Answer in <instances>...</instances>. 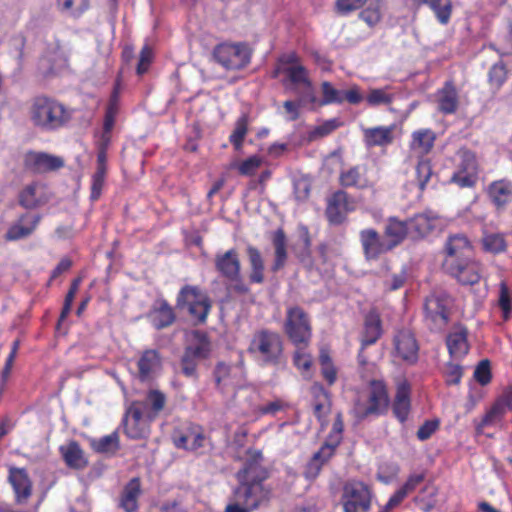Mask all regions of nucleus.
<instances>
[{
  "label": "nucleus",
  "mask_w": 512,
  "mask_h": 512,
  "mask_svg": "<svg viewBox=\"0 0 512 512\" xmlns=\"http://www.w3.org/2000/svg\"><path fill=\"white\" fill-rule=\"evenodd\" d=\"M243 466L236 472L237 485L224 512H253L270 503L272 488L265 484L269 470L263 465L260 450L249 448Z\"/></svg>",
  "instance_id": "obj_1"
},
{
  "label": "nucleus",
  "mask_w": 512,
  "mask_h": 512,
  "mask_svg": "<svg viewBox=\"0 0 512 512\" xmlns=\"http://www.w3.org/2000/svg\"><path fill=\"white\" fill-rule=\"evenodd\" d=\"M444 272L462 285L479 283L482 277V264L473 258V247L463 234L450 235L443 248Z\"/></svg>",
  "instance_id": "obj_2"
},
{
  "label": "nucleus",
  "mask_w": 512,
  "mask_h": 512,
  "mask_svg": "<svg viewBox=\"0 0 512 512\" xmlns=\"http://www.w3.org/2000/svg\"><path fill=\"white\" fill-rule=\"evenodd\" d=\"M32 124L42 131H57L66 127L72 119V110L59 100L46 95L33 98L29 108Z\"/></svg>",
  "instance_id": "obj_3"
},
{
  "label": "nucleus",
  "mask_w": 512,
  "mask_h": 512,
  "mask_svg": "<svg viewBox=\"0 0 512 512\" xmlns=\"http://www.w3.org/2000/svg\"><path fill=\"white\" fill-rule=\"evenodd\" d=\"M248 353L262 366H279L284 361V340L269 328L256 330L249 342Z\"/></svg>",
  "instance_id": "obj_4"
},
{
  "label": "nucleus",
  "mask_w": 512,
  "mask_h": 512,
  "mask_svg": "<svg viewBox=\"0 0 512 512\" xmlns=\"http://www.w3.org/2000/svg\"><path fill=\"white\" fill-rule=\"evenodd\" d=\"M176 308L186 312L195 325H203L211 312L212 301L200 286L186 284L176 296Z\"/></svg>",
  "instance_id": "obj_5"
},
{
  "label": "nucleus",
  "mask_w": 512,
  "mask_h": 512,
  "mask_svg": "<svg viewBox=\"0 0 512 512\" xmlns=\"http://www.w3.org/2000/svg\"><path fill=\"white\" fill-rule=\"evenodd\" d=\"M390 406L388 388L384 380L373 379L369 382V393L366 404L356 402L353 408L354 416L363 421L368 417L385 415Z\"/></svg>",
  "instance_id": "obj_6"
},
{
  "label": "nucleus",
  "mask_w": 512,
  "mask_h": 512,
  "mask_svg": "<svg viewBox=\"0 0 512 512\" xmlns=\"http://www.w3.org/2000/svg\"><path fill=\"white\" fill-rule=\"evenodd\" d=\"M283 330L294 346L309 345L311 342V319L300 306L295 305L287 308Z\"/></svg>",
  "instance_id": "obj_7"
},
{
  "label": "nucleus",
  "mask_w": 512,
  "mask_h": 512,
  "mask_svg": "<svg viewBox=\"0 0 512 512\" xmlns=\"http://www.w3.org/2000/svg\"><path fill=\"white\" fill-rule=\"evenodd\" d=\"M458 163L449 179V183L459 188H474L479 179L480 166L476 153L467 147L457 150Z\"/></svg>",
  "instance_id": "obj_8"
},
{
  "label": "nucleus",
  "mask_w": 512,
  "mask_h": 512,
  "mask_svg": "<svg viewBox=\"0 0 512 512\" xmlns=\"http://www.w3.org/2000/svg\"><path fill=\"white\" fill-rule=\"evenodd\" d=\"M392 356L407 366H415L420 358V343L409 327L395 330L392 338Z\"/></svg>",
  "instance_id": "obj_9"
},
{
  "label": "nucleus",
  "mask_w": 512,
  "mask_h": 512,
  "mask_svg": "<svg viewBox=\"0 0 512 512\" xmlns=\"http://www.w3.org/2000/svg\"><path fill=\"white\" fill-rule=\"evenodd\" d=\"M214 57L226 70H241L251 61L252 49L247 43H221L214 49Z\"/></svg>",
  "instance_id": "obj_10"
},
{
  "label": "nucleus",
  "mask_w": 512,
  "mask_h": 512,
  "mask_svg": "<svg viewBox=\"0 0 512 512\" xmlns=\"http://www.w3.org/2000/svg\"><path fill=\"white\" fill-rule=\"evenodd\" d=\"M343 512H369L372 503V490L362 481H347L342 489Z\"/></svg>",
  "instance_id": "obj_11"
},
{
  "label": "nucleus",
  "mask_w": 512,
  "mask_h": 512,
  "mask_svg": "<svg viewBox=\"0 0 512 512\" xmlns=\"http://www.w3.org/2000/svg\"><path fill=\"white\" fill-rule=\"evenodd\" d=\"M214 264L222 278L231 283H237L234 287L236 291L240 293L249 291L248 287L241 283V261L235 248L216 254Z\"/></svg>",
  "instance_id": "obj_12"
},
{
  "label": "nucleus",
  "mask_w": 512,
  "mask_h": 512,
  "mask_svg": "<svg viewBox=\"0 0 512 512\" xmlns=\"http://www.w3.org/2000/svg\"><path fill=\"white\" fill-rule=\"evenodd\" d=\"M356 209L355 199L345 190H337L328 198L325 209V216L329 224L341 225L350 212Z\"/></svg>",
  "instance_id": "obj_13"
},
{
  "label": "nucleus",
  "mask_w": 512,
  "mask_h": 512,
  "mask_svg": "<svg viewBox=\"0 0 512 512\" xmlns=\"http://www.w3.org/2000/svg\"><path fill=\"white\" fill-rule=\"evenodd\" d=\"M511 411L512 386H507L484 414L481 421L476 424V433L482 434L486 427H495L501 425L506 414Z\"/></svg>",
  "instance_id": "obj_14"
},
{
  "label": "nucleus",
  "mask_w": 512,
  "mask_h": 512,
  "mask_svg": "<svg viewBox=\"0 0 512 512\" xmlns=\"http://www.w3.org/2000/svg\"><path fill=\"white\" fill-rule=\"evenodd\" d=\"M65 165L63 157L29 150L23 155V168L32 174H47L62 169Z\"/></svg>",
  "instance_id": "obj_15"
},
{
  "label": "nucleus",
  "mask_w": 512,
  "mask_h": 512,
  "mask_svg": "<svg viewBox=\"0 0 512 512\" xmlns=\"http://www.w3.org/2000/svg\"><path fill=\"white\" fill-rule=\"evenodd\" d=\"M210 351V341L204 334L201 335L197 345L187 346L180 360L182 374L185 377L197 379V367L200 361L208 358Z\"/></svg>",
  "instance_id": "obj_16"
},
{
  "label": "nucleus",
  "mask_w": 512,
  "mask_h": 512,
  "mask_svg": "<svg viewBox=\"0 0 512 512\" xmlns=\"http://www.w3.org/2000/svg\"><path fill=\"white\" fill-rule=\"evenodd\" d=\"M150 421L138 404H131L123 418L124 434L133 440L145 439L150 434Z\"/></svg>",
  "instance_id": "obj_17"
},
{
  "label": "nucleus",
  "mask_w": 512,
  "mask_h": 512,
  "mask_svg": "<svg viewBox=\"0 0 512 512\" xmlns=\"http://www.w3.org/2000/svg\"><path fill=\"white\" fill-rule=\"evenodd\" d=\"M424 321L431 331H440L446 327L449 322V310L444 298L437 295L426 297Z\"/></svg>",
  "instance_id": "obj_18"
},
{
  "label": "nucleus",
  "mask_w": 512,
  "mask_h": 512,
  "mask_svg": "<svg viewBox=\"0 0 512 512\" xmlns=\"http://www.w3.org/2000/svg\"><path fill=\"white\" fill-rule=\"evenodd\" d=\"M172 441L176 448L194 452L204 447L206 435L201 425L189 423L184 429L173 431Z\"/></svg>",
  "instance_id": "obj_19"
},
{
  "label": "nucleus",
  "mask_w": 512,
  "mask_h": 512,
  "mask_svg": "<svg viewBox=\"0 0 512 512\" xmlns=\"http://www.w3.org/2000/svg\"><path fill=\"white\" fill-rule=\"evenodd\" d=\"M338 180L342 187L358 190L373 188L377 182V179L369 176V167L366 164H357L341 171Z\"/></svg>",
  "instance_id": "obj_20"
},
{
  "label": "nucleus",
  "mask_w": 512,
  "mask_h": 512,
  "mask_svg": "<svg viewBox=\"0 0 512 512\" xmlns=\"http://www.w3.org/2000/svg\"><path fill=\"white\" fill-rule=\"evenodd\" d=\"M8 482L14 492V500L18 505L28 503L33 492V483L25 468L10 466L8 469Z\"/></svg>",
  "instance_id": "obj_21"
},
{
  "label": "nucleus",
  "mask_w": 512,
  "mask_h": 512,
  "mask_svg": "<svg viewBox=\"0 0 512 512\" xmlns=\"http://www.w3.org/2000/svg\"><path fill=\"white\" fill-rule=\"evenodd\" d=\"M468 335V328L462 323L454 324L447 334L445 344L453 360H461L469 353Z\"/></svg>",
  "instance_id": "obj_22"
},
{
  "label": "nucleus",
  "mask_w": 512,
  "mask_h": 512,
  "mask_svg": "<svg viewBox=\"0 0 512 512\" xmlns=\"http://www.w3.org/2000/svg\"><path fill=\"white\" fill-rule=\"evenodd\" d=\"M359 238L364 257L368 261L377 260L381 255L392 251L386 239L383 240L378 231L373 228L361 230Z\"/></svg>",
  "instance_id": "obj_23"
},
{
  "label": "nucleus",
  "mask_w": 512,
  "mask_h": 512,
  "mask_svg": "<svg viewBox=\"0 0 512 512\" xmlns=\"http://www.w3.org/2000/svg\"><path fill=\"white\" fill-rule=\"evenodd\" d=\"M42 216L40 214L23 213L7 229L4 238L6 241H18L31 236L39 226Z\"/></svg>",
  "instance_id": "obj_24"
},
{
  "label": "nucleus",
  "mask_w": 512,
  "mask_h": 512,
  "mask_svg": "<svg viewBox=\"0 0 512 512\" xmlns=\"http://www.w3.org/2000/svg\"><path fill=\"white\" fill-rule=\"evenodd\" d=\"M486 194L495 210L501 213L512 203V181L507 178L494 180L487 186Z\"/></svg>",
  "instance_id": "obj_25"
},
{
  "label": "nucleus",
  "mask_w": 512,
  "mask_h": 512,
  "mask_svg": "<svg viewBox=\"0 0 512 512\" xmlns=\"http://www.w3.org/2000/svg\"><path fill=\"white\" fill-rule=\"evenodd\" d=\"M18 204L27 210L39 208L49 201L46 186L38 181L26 184L18 193Z\"/></svg>",
  "instance_id": "obj_26"
},
{
  "label": "nucleus",
  "mask_w": 512,
  "mask_h": 512,
  "mask_svg": "<svg viewBox=\"0 0 512 512\" xmlns=\"http://www.w3.org/2000/svg\"><path fill=\"white\" fill-rule=\"evenodd\" d=\"M411 411V386L404 379L397 383L396 393L392 402V412L394 417L400 422L405 423Z\"/></svg>",
  "instance_id": "obj_27"
},
{
  "label": "nucleus",
  "mask_w": 512,
  "mask_h": 512,
  "mask_svg": "<svg viewBox=\"0 0 512 512\" xmlns=\"http://www.w3.org/2000/svg\"><path fill=\"white\" fill-rule=\"evenodd\" d=\"M438 111L444 115L456 113L459 107V93L453 80H447L436 92Z\"/></svg>",
  "instance_id": "obj_28"
},
{
  "label": "nucleus",
  "mask_w": 512,
  "mask_h": 512,
  "mask_svg": "<svg viewBox=\"0 0 512 512\" xmlns=\"http://www.w3.org/2000/svg\"><path fill=\"white\" fill-rule=\"evenodd\" d=\"M131 404H138L146 418L150 421H155L165 409L167 397L158 389H150L144 400L134 401Z\"/></svg>",
  "instance_id": "obj_29"
},
{
  "label": "nucleus",
  "mask_w": 512,
  "mask_h": 512,
  "mask_svg": "<svg viewBox=\"0 0 512 512\" xmlns=\"http://www.w3.org/2000/svg\"><path fill=\"white\" fill-rule=\"evenodd\" d=\"M148 317L152 326L157 330L170 327L176 321L175 311L165 299H159L155 302Z\"/></svg>",
  "instance_id": "obj_30"
},
{
  "label": "nucleus",
  "mask_w": 512,
  "mask_h": 512,
  "mask_svg": "<svg viewBox=\"0 0 512 512\" xmlns=\"http://www.w3.org/2000/svg\"><path fill=\"white\" fill-rule=\"evenodd\" d=\"M382 320L376 309H371L364 318L363 331L361 334L362 349L375 344L382 336Z\"/></svg>",
  "instance_id": "obj_31"
},
{
  "label": "nucleus",
  "mask_w": 512,
  "mask_h": 512,
  "mask_svg": "<svg viewBox=\"0 0 512 512\" xmlns=\"http://www.w3.org/2000/svg\"><path fill=\"white\" fill-rule=\"evenodd\" d=\"M141 494V479L139 477H133L125 484L119 496L118 507L123 509L124 512H137Z\"/></svg>",
  "instance_id": "obj_32"
},
{
  "label": "nucleus",
  "mask_w": 512,
  "mask_h": 512,
  "mask_svg": "<svg viewBox=\"0 0 512 512\" xmlns=\"http://www.w3.org/2000/svg\"><path fill=\"white\" fill-rule=\"evenodd\" d=\"M384 236L391 250L401 245L405 239L409 238L406 220H401L396 216L388 217L384 227Z\"/></svg>",
  "instance_id": "obj_33"
},
{
  "label": "nucleus",
  "mask_w": 512,
  "mask_h": 512,
  "mask_svg": "<svg viewBox=\"0 0 512 512\" xmlns=\"http://www.w3.org/2000/svg\"><path fill=\"white\" fill-rule=\"evenodd\" d=\"M394 125L376 126L363 129L366 147H387L394 141Z\"/></svg>",
  "instance_id": "obj_34"
},
{
  "label": "nucleus",
  "mask_w": 512,
  "mask_h": 512,
  "mask_svg": "<svg viewBox=\"0 0 512 512\" xmlns=\"http://www.w3.org/2000/svg\"><path fill=\"white\" fill-rule=\"evenodd\" d=\"M59 452L66 466L70 469L83 470L89 464L83 449L75 440L69 441L66 445H61Z\"/></svg>",
  "instance_id": "obj_35"
},
{
  "label": "nucleus",
  "mask_w": 512,
  "mask_h": 512,
  "mask_svg": "<svg viewBox=\"0 0 512 512\" xmlns=\"http://www.w3.org/2000/svg\"><path fill=\"white\" fill-rule=\"evenodd\" d=\"M435 221L434 217H430L425 213L416 214L406 219L409 239L418 241L427 237L434 230Z\"/></svg>",
  "instance_id": "obj_36"
},
{
  "label": "nucleus",
  "mask_w": 512,
  "mask_h": 512,
  "mask_svg": "<svg viewBox=\"0 0 512 512\" xmlns=\"http://www.w3.org/2000/svg\"><path fill=\"white\" fill-rule=\"evenodd\" d=\"M271 242L274 247V261L271 265L273 273L283 269L288 259L287 237L283 228H278L271 235Z\"/></svg>",
  "instance_id": "obj_37"
},
{
  "label": "nucleus",
  "mask_w": 512,
  "mask_h": 512,
  "mask_svg": "<svg viewBox=\"0 0 512 512\" xmlns=\"http://www.w3.org/2000/svg\"><path fill=\"white\" fill-rule=\"evenodd\" d=\"M436 140L435 132L430 128L416 130L411 135L410 150L421 158L431 152Z\"/></svg>",
  "instance_id": "obj_38"
},
{
  "label": "nucleus",
  "mask_w": 512,
  "mask_h": 512,
  "mask_svg": "<svg viewBox=\"0 0 512 512\" xmlns=\"http://www.w3.org/2000/svg\"><path fill=\"white\" fill-rule=\"evenodd\" d=\"M138 376L139 379L144 382L149 380L152 375L161 368V356L155 349L145 350L138 362Z\"/></svg>",
  "instance_id": "obj_39"
},
{
  "label": "nucleus",
  "mask_w": 512,
  "mask_h": 512,
  "mask_svg": "<svg viewBox=\"0 0 512 512\" xmlns=\"http://www.w3.org/2000/svg\"><path fill=\"white\" fill-rule=\"evenodd\" d=\"M97 166L96 171L93 173L91 178V201H97L102 194V190L105 184L107 175V154L97 152Z\"/></svg>",
  "instance_id": "obj_40"
},
{
  "label": "nucleus",
  "mask_w": 512,
  "mask_h": 512,
  "mask_svg": "<svg viewBox=\"0 0 512 512\" xmlns=\"http://www.w3.org/2000/svg\"><path fill=\"white\" fill-rule=\"evenodd\" d=\"M118 114L119 111L105 109L102 130L99 134V139L96 142L97 152L107 154L112 140V131Z\"/></svg>",
  "instance_id": "obj_41"
},
{
  "label": "nucleus",
  "mask_w": 512,
  "mask_h": 512,
  "mask_svg": "<svg viewBox=\"0 0 512 512\" xmlns=\"http://www.w3.org/2000/svg\"><path fill=\"white\" fill-rule=\"evenodd\" d=\"M250 264L249 282L251 284H262L264 277V260L258 248L248 246L246 249Z\"/></svg>",
  "instance_id": "obj_42"
},
{
  "label": "nucleus",
  "mask_w": 512,
  "mask_h": 512,
  "mask_svg": "<svg viewBox=\"0 0 512 512\" xmlns=\"http://www.w3.org/2000/svg\"><path fill=\"white\" fill-rule=\"evenodd\" d=\"M318 361L322 378L328 386H333L338 380V368L330 355L329 349H320Z\"/></svg>",
  "instance_id": "obj_43"
},
{
  "label": "nucleus",
  "mask_w": 512,
  "mask_h": 512,
  "mask_svg": "<svg viewBox=\"0 0 512 512\" xmlns=\"http://www.w3.org/2000/svg\"><path fill=\"white\" fill-rule=\"evenodd\" d=\"M249 124L250 117L248 113H242L235 121L234 129L229 136V142L235 151L242 150L245 137L249 131Z\"/></svg>",
  "instance_id": "obj_44"
},
{
  "label": "nucleus",
  "mask_w": 512,
  "mask_h": 512,
  "mask_svg": "<svg viewBox=\"0 0 512 512\" xmlns=\"http://www.w3.org/2000/svg\"><path fill=\"white\" fill-rule=\"evenodd\" d=\"M418 4L428 6L441 25L449 23L453 11L451 0H418Z\"/></svg>",
  "instance_id": "obj_45"
},
{
  "label": "nucleus",
  "mask_w": 512,
  "mask_h": 512,
  "mask_svg": "<svg viewBox=\"0 0 512 512\" xmlns=\"http://www.w3.org/2000/svg\"><path fill=\"white\" fill-rule=\"evenodd\" d=\"M426 474L424 472L410 474L405 483L397 489L390 497L394 499L398 505L425 480Z\"/></svg>",
  "instance_id": "obj_46"
},
{
  "label": "nucleus",
  "mask_w": 512,
  "mask_h": 512,
  "mask_svg": "<svg viewBox=\"0 0 512 512\" xmlns=\"http://www.w3.org/2000/svg\"><path fill=\"white\" fill-rule=\"evenodd\" d=\"M284 74L287 80L295 85L304 84L310 85L308 71L303 65H290L282 68H277L275 74Z\"/></svg>",
  "instance_id": "obj_47"
},
{
  "label": "nucleus",
  "mask_w": 512,
  "mask_h": 512,
  "mask_svg": "<svg viewBox=\"0 0 512 512\" xmlns=\"http://www.w3.org/2000/svg\"><path fill=\"white\" fill-rule=\"evenodd\" d=\"M508 79V69L503 61L494 63L487 74V81L495 92L499 91Z\"/></svg>",
  "instance_id": "obj_48"
},
{
  "label": "nucleus",
  "mask_w": 512,
  "mask_h": 512,
  "mask_svg": "<svg viewBox=\"0 0 512 512\" xmlns=\"http://www.w3.org/2000/svg\"><path fill=\"white\" fill-rule=\"evenodd\" d=\"M342 126V122L339 118H332L325 120L320 125L315 126L313 129H311L307 134V140L309 142L316 141L318 139L324 138L331 133H333L335 130H337L339 127Z\"/></svg>",
  "instance_id": "obj_49"
},
{
  "label": "nucleus",
  "mask_w": 512,
  "mask_h": 512,
  "mask_svg": "<svg viewBox=\"0 0 512 512\" xmlns=\"http://www.w3.org/2000/svg\"><path fill=\"white\" fill-rule=\"evenodd\" d=\"M90 446L96 453L115 452L119 449L118 433L113 432L99 439H92L90 441Z\"/></svg>",
  "instance_id": "obj_50"
},
{
  "label": "nucleus",
  "mask_w": 512,
  "mask_h": 512,
  "mask_svg": "<svg viewBox=\"0 0 512 512\" xmlns=\"http://www.w3.org/2000/svg\"><path fill=\"white\" fill-rule=\"evenodd\" d=\"M309 345H299L295 346V351L293 352L292 361L294 366L302 373H308L313 365V357L306 350Z\"/></svg>",
  "instance_id": "obj_51"
},
{
  "label": "nucleus",
  "mask_w": 512,
  "mask_h": 512,
  "mask_svg": "<svg viewBox=\"0 0 512 512\" xmlns=\"http://www.w3.org/2000/svg\"><path fill=\"white\" fill-rule=\"evenodd\" d=\"M322 99L320 106L330 104H342L344 102V93L342 90L336 89L330 82L324 81L321 83Z\"/></svg>",
  "instance_id": "obj_52"
},
{
  "label": "nucleus",
  "mask_w": 512,
  "mask_h": 512,
  "mask_svg": "<svg viewBox=\"0 0 512 512\" xmlns=\"http://www.w3.org/2000/svg\"><path fill=\"white\" fill-rule=\"evenodd\" d=\"M388 90L389 87L371 89L365 98L367 104L371 107L390 105L394 101L395 95L389 93Z\"/></svg>",
  "instance_id": "obj_53"
},
{
  "label": "nucleus",
  "mask_w": 512,
  "mask_h": 512,
  "mask_svg": "<svg viewBox=\"0 0 512 512\" xmlns=\"http://www.w3.org/2000/svg\"><path fill=\"white\" fill-rule=\"evenodd\" d=\"M498 306L501 309L503 320L508 321L512 313V297L506 281L499 283Z\"/></svg>",
  "instance_id": "obj_54"
},
{
  "label": "nucleus",
  "mask_w": 512,
  "mask_h": 512,
  "mask_svg": "<svg viewBox=\"0 0 512 512\" xmlns=\"http://www.w3.org/2000/svg\"><path fill=\"white\" fill-rule=\"evenodd\" d=\"M482 243L484 250L493 254L502 253L507 248L505 236L502 233L486 234L482 239Z\"/></svg>",
  "instance_id": "obj_55"
},
{
  "label": "nucleus",
  "mask_w": 512,
  "mask_h": 512,
  "mask_svg": "<svg viewBox=\"0 0 512 512\" xmlns=\"http://www.w3.org/2000/svg\"><path fill=\"white\" fill-rule=\"evenodd\" d=\"M61 11L70 12L73 17H80L90 7L89 0H57Z\"/></svg>",
  "instance_id": "obj_56"
},
{
  "label": "nucleus",
  "mask_w": 512,
  "mask_h": 512,
  "mask_svg": "<svg viewBox=\"0 0 512 512\" xmlns=\"http://www.w3.org/2000/svg\"><path fill=\"white\" fill-rule=\"evenodd\" d=\"M417 185L420 192H423L432 176V164L429 159L421 158L415 168Z\"/></svg>",
  "instance_id": "obj_57"
},
{
  "label": "nucleus",
  "mask_w": 512,
  "mask_h": 512,
  "mask_svg": "<svg viewBox=\"0 0 512 512\" xmlns=\"http://www.w3.org/2000/svg\"><path fill=\"white\" fill-rule=\"evenodd\" d=\"M443 377L448 386L458 385L463 377V367L454 361H448L443 370Z\"/></svg>",
  "instance_id": "obj_58"
},
{
  "label": "nucleus",
  "mask_w": 512,
  "mask_h": 512,
  "mask_svg": "<svg viewBox=\"0 0 512 512\" xmlns=\"http://www.w3.org/2000/svg\"><path fill=\"white\" fill-rule=\"evenodd\" d=\"M368 26L374 27L381 20L380 0L371 1L369 5L359 14Z\"/></svg>",
  "instance_id": "obj_59"
},
{
  "label": "nucleus",
  "mask_w": 512,
  "mask_h": 512,
  "mask_svg": "<svg viewBox=\"0 0 512 512\" xmlns=\"http://www.w3.org/2000/svg\"><path fill=\"white\" fill-rule=\"evenodd\" d=\"M313 412L320 423L321 429L324 430L329 424L328 415L331 412V399L314 402Z\"/></svg>",
  "instance_id": "obj_60"
},
{
  "label": "nucleus",
  "mask_w": 512,
  "mask_h": 512,
  "mask_svg": "<svg viewBox=\"0 0 512 512\" xmlns=\"http://www.w3.org/2000/svg\"><path fill=\"white\" fill-rule=\"evenodd\" d=\"M154 59V53L149 45H144L139 54V60L136 67V73L139 76L148 72Z\"/></svg>",
  "instance_id": "obj_61"
},
{
  "label": "nucleus",
  "mask_w": 512,
  "mask_h": 512,
  "mask_svg": "<svg viewBox=\"0 0 512 512\" xmlns=\"http://www.w3.org/2000/svg\"><path fill=\"white\" fill-rule=\"evenodd\" d=\"M474 378L481 386H486L491 382V364L488 359H483L478 363L474 371Z\"/></svg>",
  "instance_id": "obj_62"
},
{
  "label": "nucleus",
  "mask_w": 512,
  "mask_h": 512,
  "mask_svg": "<svg viewBox=\"0 0 512 512\" xmlns=\"http://www.w3.org/2000/svg\"><path fill=\"white\" fill-rule=\"evenodd\" d=\"M339 445L340 443L338 440L330 441V439H326L320 449L314 453L313 456L324 465L335 455L336 449Z\"/></svg>",
  "instance_id": "obj_63"
},
{
  "label": "nucleus",
  "mask_w": 512,
  "mask_h": 512,
  "mask_svg": "<svg viewBox=\"0 0 512 512\" xmlns=\"http://www.w3.org/2000/svg\"><path fill=\"white\" fill-rule=\"evenodd\" d=\"M262 158L259 155H253L243 160L237 167L239 174L244 176H252L262 165Z\"/></svg>",
  "instance_id": "obj_64"
}]
</instances>
